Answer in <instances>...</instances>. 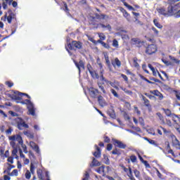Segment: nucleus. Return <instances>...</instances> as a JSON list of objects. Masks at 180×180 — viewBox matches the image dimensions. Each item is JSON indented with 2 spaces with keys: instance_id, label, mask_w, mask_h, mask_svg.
<instances>
[{
  "instance_id": "f257e3e1",
  "label": "nucleus",
  "mask_w": 180,
  "mask_h": 180,
  "mask_svg": "<svg viewBox=\"0 0 180 180\" xmlns=\"http://www.w3.org/2000/svg\"><path fill=\"white\" fill-rule=\"evenodd\" d=\"M109 15L103 13H95L94 15L89 17V25L92 27L94 30L97 29H107V30H112V26L109 23L100 22L102 20H108Z\"/></svg>"
},
{
  "instance_id": "f03ea898",
  "label": "nucleus",
  "mask_w": 180,
  "mask_h": 180,
  "mask_svg": "<svg viewBox=\"0 0 180 180\" xmlns=\"http://www.w3.org/2000/svg\"><path fill=\"white\" fill-rule=\"evenodd\" d=\"M8 139L11 141V146L13 148L12 151V155L15 156L16 155V154H18V150L20 149V146H19V144L23 143V139H22V136L19 134L9 136ZM16 143H18V144Z\"/></svg>"
},
{
  "instance_id": "7ed1b4c3",
  "label": "nucleus",
  "mask_w": 180,
  "mask_h": 180,
  "mask_svg": "<svg viewBox=\"0 0 180 180\" xmlns=\"http://www.w3.org/2000/svg\"><path fill=\"white\" fill-rule=\"evenodd\" d=\"M167 2L169 4L167 9L165 7H160L156 9L159 15H162V16H165L166 18H168V16H172L174 13L178 12L176 7L173 6L169 0H168Z\"/></svg>"
},
{
  "instance_id": "20e7f679",
  "label": "nucleus",
  "mask_w": 180,
  "mask_h": 180,
  "mask_svg": "<svg viewBox=\"0 0 180 180\" xmlns=\"http://www.w3.org/2000/svg\"><path fill=\"white\" fill-rule=\"evenodd\" d=\"M14 121L17 124V129L18 130H23V129H29V124H27L24 119L20 117H17L14 119Z\"/></svg>"
},
{
  "instance_id": "39448f33",
  "label": "nucleus",
  "mask_w": 180,
  "mask_h": 180,
  "mask_svg": "<svg viewBox=\"0 0 180 180\" xmlns=\"http://www.w3.org/2000/svg\"><path fill=\"white\" fill-rule=\"evenodd\" d=\"M68 49H69V50H81V49H82V42L79 41H72L68 44Z\"/></svg>"
},
{
  "instance_id": "423d86ee",
  "label": "nucleus",
  "mask_w": 180,
  "mask_h": 180,
  "mask_svg": "<svg viewBox=\"0 0 180 180\" xmlns=\"http://www.w3.org/2000/svg\"><path fill=\"white\" fill-rule=\"evenodd\" d=\"M158 51V47L157 46V45L154 44H148L146 46L145 53L146 54H148V56H151L153 54H155V53H157Z\"/></svg>"
},
{
  "instance_id": "0eeeda50",
  "label": "nucleus",
  "mask_w": 180,
  "mask_h": 180,
  "mask_svg": "<svg viewBox=\"0 0 180 180\" xmlns=\"http://www.w3.org/2000/svg\"><path fill=\"white\" fill-rule=\"evenodd\" d=\"M157 116L159 117L161 124H167L169 127H172V122L169 118L165 117L161 112H158Z\"/></svg>"
},
{
  "instance_id": "6e6552de",
  "label": "nucleus",
  "mask_w": 180,
  "mask_h": 180,
  "mask_svg": "<svg viewBox=\"0 0 180 180\" xmlns=\"http://www.w3.org/2000/svg\"><path fill=\"white\" fill-rule=\"evenodd\" d=\"M121 168L123 169L124 172H126L128 178H129L130 180H136V178H134V176L133 175V171H131V167L127 168L123 165H120Z\"/></svg>"
},
{
  "instance_id": "1a4fd4ad",
  "label": "nucleus",
  "mask_w": 180,
  "mask_h": 180,
  "mask_svg": "<svg viewBox=\"0 0 180 180\" xmlns=\"http://www.w3.org/2000/svg\"><path fill=\"white\" fill-rule=\"evenodd\" d=\"M112 141L115 147H117L118 148H121L122 150H124L127 147V145H126V143H124L121 141H119L116 139H112Z\"/></svg>"
},
{
  "instance_id": "9d476101",
  "label": "nucleus",
  "mask_w": 180,
  "mask_h": 180,
  "mask_svg": "<svg viewBox=\"0 0 180 180\" xmlns=\"http://www.w3.org/2000/svg\"><path fill=\"white\" fill-rule=\"evenodd\" d=\"M89 92L90 96L94 99H96V98H98V95H99V90L94 87H90L89 89Z\"/></svg>"
},
{
  "instance_id": "9b49d317",
  "label": "nucleus",
  "mask_w": 180,
  "mask_h": 180,
  "mask_svg": "<svg viewBox=\"0 0 180 180\" xmlns=\"http://www.w3.org/2000/svg\"><path fill=\"white\" fill-rule=\"evenodd\" d=\"M8 13H9L8 16V14H5L4 19H7L8 23L11 24L12 23V20L15 19V13L11 9L8 11Z\"/></svg>"
},
{
  "instance_id": "f8f14e48",
  "label": "nucleus",
  "mask_w": 180,
  "mask_h": 180,
  "mask_svg": "<svg viewBox=\"0 0 180 180\" xmlns=\"http://www.w3.org/2000/svg\"><path fill=\"white\" fill-rule=\"evenodd\" d=\"M142 101L143 102L144 106L148 108L149 112H151V104L150 103V100L146 98L143 95H141Z\"/></svg>"
},
{
  "instance_id": "ddd939ff",
  "label": "nucleus",
  "mask_w": 180,
  "mask_h": 180,
  "mask_svg": "<svg viewBox=\"0 0 180 180\" xmlns=\"http://www.w3.org/2000/svg\"><path fill=\"white\" fill-rule=\"evenodd\" d=\"M104 58L105 60V64H106L109 71H110V72L113 71V69L112 68V63H110V60H109V55H108L107 53H104Z\"/></svg>"
},
{
  "instance_id": "4468645a",
  "label": "nucleus",
  "mask_w": 180,
  "mask_h": 180,
  "mask_svg": "<svg viewBox=\"0 0 180 180\" xmlns=\"http://www.w3.org/2000/svg\"><path fill=\"white\" fill-rule=\"evenodd\" d=\"M30 146L34 151H35V153H37V154L40 155V148H39V145L36 144L34 141H30Z\"/></svg>"
},
{
  "instance_id": "2eb2a0df",
  "label": "nucleus",
  "mask_w": 180,
  "mask_h": 180,
  "mask_svg": "<svg viewBox=\"0 0 180 180\" xmlns=\"http://www.w3.org/2000/svg\"><path fill=\"white\" fill-rule=\"evenodd\" d=\"M96 151H95L93 153V155H94V157H96V158H101V155L102 154V150H101V148H99V146H98V145H95L94 146Z\"/></svg>"
},
{
  "instance_id": "dca6fc26",
  "label": "nucleus",
  "mask_w": 180,
  "mask_h": 180,
  "mask_svg": "<svg viewBox=\"0 0 180 180\" xmlns=\"http://www.w3.org/2000/svg\"><path fill=\"white\" fill-rule=\"evenodd\" d=\"M22 96H27V98H30V95L25 93H19L18 96H13V97H11V99H14L15 101H22Z\"/></svg>"
},
{
  "instance_id": "f3484780",
  "label": "nucleus",
  "mask_w": 180,
  "mask_h": 180,
  "mask_svg": "<svg viewBox=\"0 0 180 180\" xmlns=\"http://www.w3.org/2000/svg\"><path fill=\"white\" fill-rule=\"evenodd\" d=\"M111 64L115 68H116V66L118 68H120V67H122V62L120 61V60H119L118 58H115L114 61L112 60Z\"/></svg>"
},
{
  "instance_id": "a211bd4d",
  "label": "nucleus",
  "mask_w": 180,
  "mask_h": 180,
  "mask_svg": "<svg viewBox=\"0 0 180 180\" xmlns=\"http://www.w3.org/2000/svg\"><path fill=\"white\" fill-rule=\"evenodd\" d=\"M75 64L77 68H78L79 73H81V68H82L83 70H85V64L84 63V61L79 60V63L77 62H75Z\"/></svg>"
},
{
  "instance_id": "6ab92c4d",
  "label": "nucleus",
  "mask_w": 180,
  "mask_h": 180,
  "mask_svg": "<svg viewBox=\"0 0 180 180\" xmlns=\"http://www.w3.org/2000/svg\"><path fill=\"white\" fill-rule=\"evenodd\" d=\"M97 99L100 106L102 108H103V106H106V101H105V98H103V96L100 95L97 97Z\"/></svg>"
},
{
  "instance_id": "aec40b11",
  "label": "nucleus",
  "mask_w": 180,
  "mask_h": 180,
  "mask_svg": "<svg viewBox=\"0 0 180 180\" xmlns=\"http://www.w3.org/2000/svg\"><path fill=\"white\" fill-rule=\"evenodd\" d=\"M108 116L111 117L112 119H116V112H115V110L113 108H110L107 112Z\"/></svg>"
},
{
  "instance_id": "412c9836",
  "label": "nucleus",
  "mask_w": 180,
  "mask_h": 180,
  "mask_svg": "<svg viewBox=\"0 0 180 180\" xmlns=\"http://www.w3.org/2000/svg\"><path fill=\"white\" fill-rule=\"evenodd\" d=\"M172 146L173 147H175L176 150H180V142L179 141L178 139L175 138L172 141Z\"/></svg>"
},
{
  "instance_id": "4be33fe9",
  "label": "nucleus",
  "mask_w": 180,
  "mask_h": 180,
  "mask_svg": "<svg viewBox=\"0 0 180 180\" xmlns=\"http://www.w3.org/2000/svg\"><path fill=\"white\" fill-rule=\"evenodd\" d=\"M29 115H32V116H34L36 115V110L34 109V105L33 104L27 107Z\"/></svg>"
},
{
  "instance_id": "5701e85b",
  "label": "nucleus",
  "mask_w": 180,
  "mask_h": 180,
  "mask_svg": "<svg viewBox=\"0 0 180 180\" xmlns=\"http://www.w3.org/2000/svg\"><path fill=\"white\" fill-rule=\"evenodd\" d=\"M180 0H169V2L172 3V5L176 6V8L179 9L180 8ZM179 2V3H178Z\"/></svg>"
},
{
  "instance_id": "b1692460",
  "label": "nucleus",
  "mask_w": 180,
  "mask_h": 180,
  "mask_svg": "<svg viewBox=\"0 0 180 180\" xmlns=\"http://www.w3.org/2000/svg\"><path fill=\"white\" fill-rule=\"evenodd\" d=\"M166 150H167V154H172L173 157H175V153H174V150L171 149V145H169V143L167 142V145L166 146Z\"/></svg>"
},
{
  "instance_id": "393cba45",
  "label": "nucleus",
  "mask_w": 180,
  "mask_h": 180,
  "mask_svg": "<svg viewBox=\"0 0 180 180\" xmlns=\"http://www.w3.org/2000/svg\"><path fill=\"white\" fill-rule=\"evenodd\" d=\"M111 153L113 155H117L119 157L122 155V153H123V151L120 149H117V148H115Z\"/></svg>"
},
{
  "instance_id": "a878e982",
  "label": "nucleus",
  "mask_w": 180,
  "mask_h": 180,
  "mask_svg": "<svg viewBox=\"0 0 180 180\" xmlns=\"http://www.w3.org/2000/svg\"><path fill=\"white\" fill-rule=\"evenodd\" d=\"M148 67L152 71L153 77H157V73L158 72V70H155V68H154V67L151 64H148Z\"/></svg>"
},
{
  "instance_id": "bb28decb",
  "label": "nucleus",
  "mask_w": 180,
  "mask_h": 180,
  "mask_svg": "<svg viewBox=\"0 0 180 180\" xmlns=\"http://www.w3.org/2000/svg\"><path fill=\"white\" fill-rule=\"evenodd\" d=\"M90 167H101V163L99 162V161L96 160L95 158H93V160Z\"/></svg>"
},
{
  "instance_id": "cd10ccee",
  "label": "nucleus",
  "mask_w": 180,
  "mask_h": 180,
  "mask_svg": "<svg viewBox=\"0 0 180 180\" xmlns=\"http://www.w3.org/2000/svg\"><path fill=\"white\" fill-rule=\"evenodd\" d=\"M96 172H98V174H102V175H105V166H101L96 169Z\"/></svg>"
},
{
  "instance_id": "c85d7f7f",
  "label": "nucleus",
  "mask_w": 180,
  "mask_h": 180,
  "mask_svg": "<svg viewBox=\"0 0 180 180\" xmlns=\"http://www.w3.org/2000/svg\"><path fill=\"white\" fill-rule=\"evenodd\" d=\"M89 74L91 75V77L94 79H99V75L98 74V72H96V71L93 70V71L90 72Z\"/></svg>"
},
{
  "instance_id": "c756f323",
  "label": "nucleus",
  "mask_w": 180,
  "mask_h": 180,
  "mask_svg": "<svg viewBox=\"0 0 180 180\" xmlns=\"http://www.w3.org/2000/svg\"><path fill=\"white\" fill-rule=\"evenodd\" d=\"M21 103H22V105H27V108L33 105V103H32V101L29 99H25V101H22Z\"/></svg>"
},
{
  "instance_id": "7c9ffc66",
  "label": "nucleus",
  "mask_w": 180,
  "mask_h": 180,
  "mask_svg": "<svg viewBox=\"0 0 180 180\" xmlns=\"http://www.w3.org/2000/svg\"><path fill=\"white\" fill-rule=\"evenodd\" d=\"M17 144H18V146H21V147L25 154H27L29 153L27 151V146H26L25 144H23V141H22V143H19V142H18Z\"/></svg>"
},
{
  "instance_id": "2f4dec72",
  "label": "nucleus",
  "mask_w": 180,
  "mask_h": 180,
  "mask_svg": "<svg viewBox=\"0 0 180 180\" xmlns=\"http://www.w3.org/2000/svg\"><path fill=\"white\" fill-rule=\"evenodd\" d=\"M137 61H139V59L135 57L133 58L134 66L135 67V68L139 69L140 68V65Z\"/></svg>"
},
{
  "instance_id": "473e14b6",
  "label": "nucleus",
  "mask_w": 180,
  "mask_h": 180,
  "mask_svg": "<svg viewBox=\"0 0 180 180\" xmlns=\"http://www.w3.org/2000/svg\"><path fill=\"white\" fill-rule=\"evenodd\" d=\"M23 134H25V136H27V137H30V139H33L34 137V135L30 133V131H24Z\"/></svg>"
},
{
  "instance_id": "72a5a7b5",
  "label": "nucleus",
  "mask_w": 180,
  "mask_h": 180,
  "mask_svg": "<svg viewBox=\"0 0 180 180\" xmlns=\"http://www.w3.org/2000/svg\"><path fill=\"white\" fill-rule=\"evenodd\" d=\"M153 23H154L155 26H156V27H158V29H162V25H161V24H160V22H158V20L154 19Z\"/></svg>"
},
{
  "instance_id": "f704fd0d",
  "label": "nucleus",
  "mask_w": 180,
  "mask_h": 180,
  "mask_svg": "<svg viewBox=\"0 0 180 180\" xmlns=\"http://www.w3.org/2000/svg\"><path fill=\"white\" fill-rule=\"evenodd\" d=\"M98 86L99 89L102 91L103 94H106V90H105V87L103 86V83H98Z\"/></svg>"
},
{
  "instance_id": "c9c22d12",
  "label": "nucleus",
  "mask_w": 180,
  "mask_h": 180,
  "mask_svg": "<svg viewBox=\"0 0 180 180\" xmlns=\"http://www.w3.org/2000/svg\"><path fill=\"white\" fill-rule=\"evenodd\" d=\"M112 46L115 49H119V41H117V39H115L112 40Z\"/></svg>"
},
{
  "instance_id": "e433bc0d",
  "label": "nucleus",
  "mask_w": 180,
  "mask_h": 180,
  "mask_svg": "<svg viewBox=\"0 0 180 180\" xmlns=\"http://www.w3.org/2000/svg\"><path fill=\"white\" fill-rule=\"evenodd\" d=\"M63 6L65 8H63V11H65V12L66 13H70V8H68V5L67 4V3L65 1H63Z\"/></svg>"
},
{
  "instance_id": "4c0bfd02",
  "label": "nucleus",
  "mask_w": 180,
  "mask_h": 180,
  "mask_svg": "<svg viewBox=\"0 0 180 180\" xmlns=\"http://www.w3.org/2000/svg\"><path fill=\"white\" fill-rule=\"evenodd\" d=\"M173 122L176 124H178L180 123V117L175 115V117H173Z\"/></svg>"
},
{
  "instance_id": "58836bf2",
  "label": "nucleus",
  "mask_w": 180,
  "mask_h": 180,
  "mask_svg": "<svg viewBox=\"0 0 180 180\" xmlns=\"http://www.w3.org/2000/svg\"><path fill=\"white\" fill-rule=\"evenodd\" d=\"M124 6H126V8H127L129 11H136V8L131 6H130L129 4H127V2H124Z\"/></svg>"
},
{
  "instance_id": "ea45409f",
  "label": "nucleus",
  "mask_w": 180,
  "mask_h": 180,
  "mask_svg": "<svg viewBox=\"0 0 180 180\" xmlns=\"http://www.w3.org/2000/svg\"><path fill=\"white\" fill-rule=\"evenodd\" d=\"M150 94H152V95H155V96H158L161 94L160 91L158 90H150Z\"/></svg>"
},
{
  "instance_id": "a19ab883",
  "label": "nucleus",
  "mask_w": 180,
  "mask_h": 180,
  "mask_svg": "<svg viewBox=\"0 0 180 180\" xmlns=\"http://www.w3.org/2000/svg\"><path fill=\"white\" fill-rule=\"evenodd\" d=\"M129 158H130L131 162H133V163L137 162V156L136 155H131L129 157Z\"/></svg>"
},
{
  "instance_id": "79ce46f5",
  "label": "nucleus",
  "mask_w": 180,
  "mask_h": 180,
  "mask_svg": "<svg viewBox=\"0 0 180 180\" xmlns=\"http://www.w3.org/2000/svg\"><path fill=\"white\" fill-rule=\"evenodd\" d=\"M145 37L148 41H150V43H155V39H154V35L151 36L152 38H150L147 36H146Z\"/></svg>"
},
{
  "instance_id": "37998d69",
  "label": "nucleus",
  "mask_w": 180,
  "mask_h": 180,
  "mask_svg": "<svg viewBox=\"0 0 180 180\" xmlns=\"http://www.w3.org/2000/svg\"><path fill=\"white\" fill-rule=\"evenodd\" d=\"M162 110L165 112V115H167V116H171V115H172V112L169 109L162 108Z\"/></svg>"
},
{
  "instance_id": "c03bdc74",
  "label": "nucleus",
  "mask_w": 180,
  "mask_h": 180,
  "mask_svg": "<svg viewBox=\"0 0 180 180\" xmlns=\"http://www.w3.org/2000/svg\"><path fill=\"white\" fill-rule=\"evenodd\" d=\"M151 30L153 32V36L158 37L159 32L158 31L157 28L152 27Z\"/></svg>"
},
{
  "instance_id": "a18cd8bd",
  "label": "nucleus",
  "mask_w": 180,
  "mask_h": 180,
  "mask_svg": "<svg viewBox=\"0 0 180 180\" xmlns=\"http://www.w3.org/2000/svg\"><path fill=\"white\" fill-rule=\"evenodd\" d=\"M121 89L122 91H124V92H125V94H127V95H133V91L128 90L126 88H121Z\"/></svg>"
},
{
  "instance_id": "49530a36",
  "label": "nucleus",
  "mask_w": 180,
  "mask_h": 180,
  "mask_svg": "<svg viewBox=\"0 0 180 180\" xmlns=\"http://www.w3.org/2000/svg\"><path fill=\"white\" fill-rule=\"evenodd\" d=\"M121 89L122 91H124V92H125V94H127V95H133V91L128 90L126 88H121Z\"/></svg>"
},
{
  "instance_id": "de8ad7c7",
  "label": "nucleus",
  "mask_w": 180,
  "mask_h": 180,
  "mask_svg": "<svg viewBox=\"0 0 180 180\" xmlns=\"http://www.w3.org/2000/svg\"><path fill=\"white\" fill-rule=\"evenodd\" d=\"M8 175H11V176H18V169H13L11 173H8Z\"/></svg>"
},
{
  "instance_id": "09e8293b",
  "label": "nucleus",
  "mask_w": 180,
  "mask_h": 180,
  "mask_svg": "<svg viewBox=\"0 0 180 180\" xmlns=\"http://www.w3.org/2000/svg\"><path fill=\"white\" fill-rule=\"evenodd\" d=\"M134 174L136 178L140 179V171H139L137 169H135L134 170Z\"/></svg>"
},
{
  "instance_id": "8fccbe9b",
  "label": "nucleus",
  "mask_w": 180,
  "mask_h": 180,
  "mask_svg": "<svg viewBox=\"0 0 180 180\" xmlns=\"http://www.w3.org/2000/svg\"><path fill=\"white\" fill-rule=\"evenodd\" d=\"M103 141H104V143H107L108 144H109V143H110V138H109V136L105 135L103 136Z\"/></svg>"
},
{
  "instance_id": "3c124183",
  "label": "nucleus",
  "mask_w": 180,
  "mask_h": 180,
  "mask_svg": "<svg viewBox=\"0 0 180 180\" xmlns=\"http://www.w3.org/2000/svg\"><path fill=\"white\" fill-rule=\"evenodd\" d=\"M120 11L121 12H122V13H124V16L125 18H127V16H129V13H127V11H126V9L123 8H120Z\"/></svg>"
},
{
  "instance_id": "603ef678",
  "label": "nucleus",
  "mask_w": 180,
  "mask_h": 180,
  "mask_svg": "<svg viewBox=\"0 0 180 180\" xmlns=\"http://www.w3.org/2000/svg\"><path fill=\"white\" fill-rule=\"evenodd\" d=\"M110 92H111V94H112V95L115 96V98H119V94H117V92H116V91L115 89H111Z\"/></svg>"
},
{
  "instance_id": "864d4df0",
  "label": "nucleus",
  "mask_w": 180,
  "mask_h": 180,
  "mask_svg": "<svg viewBox=\"0 0 180 180\" xmlns=\"http://www.w3.org/2000/svg\"><path fill=\"white\" fill-rule=\"evenodd\" d=\"M98 37L100 39V40H106V36H105V34L103 33H99L98 34Z\"/></svg>"
},
{
  "instance_id": "5fc2aeb1",
  "label": "nucleus",
  "mask_w": 180,
  "mask_h": 180,
  "mask_svg": "<svg viewBox=\"0 0 180 180\" xmlns=\"http://www.w3.org/2000/svg\"><path fill=\"white\" fill-rule=\"evenodd\" d=\"M31 176H32V173L29 170H27L25 173L26 179H30Z\"/></svg>"
},
{
  "instance_id": "6e6d98bb",
  "label": "nucleus",
  "mask_w": 180,
  "mask_h": 180,
  "mask_svg": "<svg viewBox=\"0 0 180 180\" xmlns=\"http://www.w3.org/2000/svg\"><path fill=\"white\" fill-rule=\"evenodd\" d=\"M144 139L146 140V141H148L150 144H153V146L155 144V141L154 140L150 139L147 137H145Z\"/></svg>"
},
{
  "instance_id": "4d7b16f0",
  "label": "nucleus",
  "mask_w": 180,
  "mask_h": 180,
  "mask_svg": "<svg viewBox=\"0 0 180 180\" xmlns=\"http://www.w3.org/2000/svg\"><path fill=\"white\" fill-rule=\"evenodd\" d=\"M155 169L156 171V174L158 178H160V179H162V174H161V172H160V170H158V169L157 168H155Z\"/></svg>"
},
{
  "instance_id": "13d9d810",
  "label": "nucleus",
  "mask_w": 180,
  "mask_h": 180,
  "mask_svg": "<svg viewBox=\"0 0 180 180\" xmlns=\"http://www.w3.org/2000/svg\"><path fill=\"white\" fill-rule=\"evenodd\" d=\"M101 46H103L104 49H108V50L109 49H110V45H109L108 44H106L105 41H103V43L101 44Z\"/></svg>"
},
{
  "instance_id": "bf43d9fd",
  "label": "nucleus",
  "mask_w": 180,
  "mask_h": 180,
  "mask_svg": "<svg viewBox=\"0 0 180 180\" xmlns=\"http://www.w3.org/2000/svg\"><path fill=\"white\" fill-rule=\"evenodd\" d=\"M144 96H147L149 99H155V96L150 95L148 93H144Z\"/></svg>"
},
{
  "instance_id": "052dcab7",
  "label": "nucleus",
  "mask_w": 180,
  "mask_h": 180,
  "mask_svg": "<svg viewBox=\"0 0 180 180\" xmlns=\"http://www.w3.org/2000/svg\"><path fill=\"white\" fill-rule=\"evenodd\" d=\"M142 164H143L146 167V168H151V166H150V164L148 163V162L147 160H143L142 162Z\"/></svg>"
},
{
  "instance_id": "680f3d73",
  "label": "nucleus",
  "mask_w": 180,
  "mask_h": 180,
  "mask_svg": "<svg viewBox=\"0 0 180 180\" xmlns=\"http://www.w3.org/2000/svg\"><path fill=\"white\" fill-rule=\"evenodd\" d=\"M160 128L162 129L165 134H169V133H171L170 131L167 130V129H165V127H162V126H160Z\"/></svg>"
},
{
  "instance_id": "e2e57ef3",
  "label": "nucleus",
  "mask_w": 180,
  "mask_h": 180,
  "mask_svg": "<svg viewBox=\"0 0 180 180\" xmlns=\"http://www.w3.org/2000/svg\"><path fill=\"white\" fill-rule=\"evenodd\" d=\"M87 70L89 71V72H91L92 71H94V68H92V65H91V64H87Z\"/></svg>"
},
{
  "instance_id": "0e129e2a",
  "label": "nucleus",
  "mask_w": 180,
  "mask_h": 180,
  "mask_svg": "<svg viewBox=\"0 0 180 180\" xmlns=\"http://www.w3.org/2000/svg\"><path fill=\"white\" fill-rule=\"evenodd\" d=\"M113 148V145L112 143H108L106 150L108 151H111V150Z\"/></svg>"
},
{
  "instance_id": "69168bd1",
  "label": "nucleus",
  "mask_w": 180,
  "mask_h": 180,
  "mask_svg": "<svg viewBox=\"0 0 180 180\" xmlns=\"http://www.w3.org/2000/svg\"><path fill=\"white\" fill-rule=\"evenodd\" d=\"M89 173L88 172H86L84 174V177L82 179V180H89Z\"/></svg>"
},
{
  "instance_id": "338daca9",
  "label": "nucleus",
  "mask_w": 180,
  "mask_h": 180,
  "mask_svg": "<svg viewBox=\"0 0 180 180\" xmlns=\"http://www.w3.org/2000/svg\"><path fill=\"white\" fill-rule=\"evenodd\" d=\"M3 158H8L9 157V150H6L4 155H2Z\"/></svg>"
},
{
  "instance_id": "774afa93",
  "label": "nucleus",
  "mask_w": 180,
  "mask_h": 180,
  "mask_svg": "<svg viewBox=\"0 0 180 180\" xmlns=\"http://www.w3.org/2000/svg\"><path fill=\"white\" fill-rule=\"evenodd\" d=\"M30 172L32 175L34 174V165L33 164L30 165Z\"/></svg>"
}]
</instances>
